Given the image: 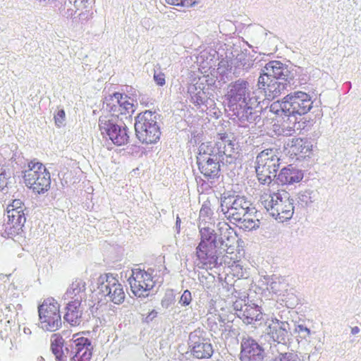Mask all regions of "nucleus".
<instances>
[{
  "instance_id": "nucleus-1",
  "label": "nucleus",
  "mask_w": 361,
  "mask_h": 361,
  "mask_svg": "<svg viewBox=\"0 0 361 361\" xmlns=\"http://www.w3.org/2000/svg\"><path fill=\"white\" fill-rule=\"evenodd\" d=\"M250 95L249 83L240 79L230 83L225 94L228 108L241 121H248L252 114L247 102Z\"/></svg>"
},
{
  "instance_id": "nucleus-2",
  "label": "nucleus",
  "mask_w": 361,
  "mask_h": 361,
  "mask_svg": "<svg viewBox=\"0 0 361 361\" xmlns=\"http://www.w3.org/2000/svg\"><path fill=\"white\" fill-rule=\"evenodd\" d=\"M260 201L265 209L276 220L284 221L290 219L294 212V207L288 192H271L270 189L263 191Z\"/></svg>"
},
{
  "instance_id": "nucleus-3",
  "label": "nucleus",
  "mask_w": 361,
  "mask_h": 361,
  "mask_svg": "<svg viewBox=\"0 0 361 361\" xmlns=\"http://www.w3.org/2000/svg\"><path fill=\"white\" fill-rule=\"evenodd\" d=\"M311 97L305 92L296 91L285 96L281 101L272 104L271 111L276 114L279 109L288 116H302L307 114L312 107Z\"/></svg>"
},
{
  "instance_id": "nucleus-4",
  "label": "nucleus",
  "mask_w": 361,
  "mask_h": 361,
  "mask_svg": "<svg viewBox=\"0 0 361 361\" xmlns=\"http://www.w3.org/2000/svg\"><path fill=\"white\" fill-rule=\"evenodd\" d=\"M280 161V152L276 148L265 149L258 154L255 168L257 178L261 183H269L272 177H276Z\"/></svg>"
},
{
  "instance_id": "nucleus-5",
  "label": "nucleus",
  "mask_w": 361,
  "mask_h": 361,
  "mask_svg": "<svg viewBox=\"0 0 361 361\" xmlns=\"http://www.w3.org/2000/svg\"><path fill=\"white\" fill-rule=\"evenodd\" d=\"M25 185L34 192L44 194L50 189V173L42 163L31 161L23 176Z\"/></svg>"
},
{
  "instance_id": "nucleus-6",
  "label": "nucleus",
  "mask_w": 361,
  "mask_h": 361,
  "mask_svg": "<svg viewBox=\"0 0 361 361\" xmlns=\"http://www.w3.org/2000/svg\"><path fill=\"white\" fill-rule=\"evenodd\" d=\"M61 305L54 298L44 299L37 310L41 328L47 331H55L61 326Z\"/></svg>"
},
{
  "instance_id": "nucleus-7",
  "label": "nucleus",
  "mask_w": 361,
  "mask_h": 361,
  "mask_svg": "<svg viewBox=\"0 0 361 361\" xmlns=\"http://www.w3.org/2000/svg\"><path fill=\"white\" fill-rule=\"evenodd\" d=\"M135 130L138 140L145 144L157 142L161 135L156 116L150 111H145L137 116Z\"/></svg>"
},
{
  "instance_id": "nucleus-8",
  "label": "nucleus",
  "mask_w": 361,
  "mask_h": 361,
  "mask_svg": "<svg viewBox=\"0 0 361 361\" xmlns=\"http://www.w3.org/2000/svg\"><path fill=\"white\" fill-rule=\"evenodd\" d=\"M221 211L226 217L230 220L239 222L243 219L244 222L249 224H245L247 228H254L255 222L250 219H244L250 207V203L244 197H236L234 200L231 197H226L221 202Z\"/></svg>"
},
{
  "instance_id": "nucleus-9",
  "label": "nucleus",
  "mask_w": 361,
  "mask_h": 361,
  "mask_svg": "<svg viewBox=\"0 0 361 361\" xmlns=\"http://www.w3.org/2000/svg\"><path fill=\"white\" fill-rule=\"evenodd\" d=\"M212 152V143H202L200 147V153L197 157L198 168L206 178L218 177L220 172L219 159Z\"/></svg>"
},
{
  "instance_id": "nucleus-10",
  "label": "nucleus",
  "mask_w": 361,
  "mask_h": 361,
  "mask_svg": "<svg viewBox=\"0 0 361 361\" xmlns=\"http://www.w3.org/2000/svg\"><path fill=\"white\" fill-rule=\"evenodd\" d=\"M129 283L133 293L138 298L149 296L155 286V281L152 274L141 269L132 270Z\"/></svg>"
},
{
  "instance_id": "nucleus-11",
  "label": "nucleus",
  "mask_w": 361,
  "mask_h": 361,
  "mask_svg": "<svg viewBox=\"0 0 361 361\" xmlns=\"http://www.w3.org/2000/svg\"><path fill=\"white\" fill-rule=\"evenodd\" d=\"M98 288L102 294L108 296L109 300L115 304H121L126 298L123 286L112 274L101 275L98 279Z\"/></svg>"
},
{
  "instance_id": "nucleus-12",
  "label": "nucleus",
  "mask_w": 361,
  "mask_h": 361,
  "mask_svg": "<svg viewBox=\"0 0 361 361\" xmlns=\"http://www.w3.org/2000/svg\"><path fill=\"white\" fill-rule=\"evenodd\" d=\"M99 128L102 135H106L117 146L126 145L129 141V135L126 127H121L111 120L100 118Z\"/></svg>"
},
{
  "instance_id": "nucleus-13",
  "label": "nucleus",
  "mask_w": 361,
  "mask_h": 361,
  "mask_svg": "<svg viewBox=\"0 0 361 361\" xmlns=\"http://www.w3.org/2000/svg\"><path fill=\"white\" fill-rule=\"evenodd\" d=\"M107 110L116 117L126 115L133 111V104L130 97L116 92L106 98Z\"/></svg>"
},
{
  "instance_id": "nucleus-14",
  "label": "nucleus",
  "mask_w": 361,
  "mask_h": 361,
  "mask_svg": "<svg viewBox=\"0 0 361 361\" xmlns=\"http://www.w3.org/2000/svg\"><path fill=\"white\" fill-rule=\"evenodd\" d=\"M284 151L291 159L301 160L310 157L312 145L307 139L293 137L286 142Z\"/></svg>"
},
{
  "instance_id": "nucleus-15",
  "label": "nucleus",
  "mask_w": 361,
  "mask_h": 361,
  "mask_svg": "<svg viewBox=\"0 0 361 361\" xmlns=\"http://www.w3.org/2000/svg\"><path fill=\"white\" fill-rule=\"evenodd\" d=\"M216 245L204 244L200 242L196 247L197 266L202 269H211L218 264V256L216 254Z\"/></svg>"
},
{
  "instance_id": "nucleus-16",
  "label": "nucleus",
  "mask_w": 361,
  "mask_h": 361,
  "mask_svg": "<svg viewBox=\"0 0 361 361\" xmlns=\"http://www.w3.org/2000/svg\"><path fill=\"white\" fill-rule=\"evenodd\" d=\"M8 221L4 224V232L8 237L16 236L22 231L25 222L24 211H16L12 209L7 211Z\"/></svg>"
},
{
  "instance_id": "nucleus-17",
  "label": "nucleus",
  "mask_w": 361,
  "mask_h": 361,
  "mask_svg": "<svg viewBox=\"0 0 361 361\" xmlns=\"http://www.w3.org/2000/svg\"><path fill=\"white\" fill-rule=\"evenodd\" d=\"M258 87L264 93L267 99L271 100L281 94L286 88V84L268 76L260 75L258 79Z\"/></svg>"
},
{
  "instance_id": "nucleus-18",
  "label": "nucleus",
  "mask_w": 361,
  "mask_h": 361,
  "mask_svg": "<svg viewBox=\"0 0 361 361\" xmlns=\"http://www.w3.org/2000/svg\"><path fill=\"white\" fill-rule=\"evenodd\" d=\"M263 350L252 338L243 339L241 343L240 359L241 361H262Z\"/></svg>"
},
{
  "instance_id": "nucleus-19",
  "label": "nucleus",
  "mask_w": 361,
  "mask_h": 361,
  "mask_svg": "<svg viewBox=\"0 0 361 361\" xmlns=\"http://www.w3.org/2000/svg\"><path fill=\"white\" fill-rule=\"evenodd\" d=\"M289 330V324L287 322L273 318L269 324L267 334L278 343H285L288 339Z\"/></svg>"
},
{
  "instance_id": "nucleus-20",
  "label": "nucleus",
  "mask_w": 361,
  "mask_h": 361,
  "mask_svg": "<svg viewBox=\"0 0 361 361\" xmlns=\"http://www.w3.org/2000/svg\"><path fill=\"white\" fill-rule=\"evenodd\" d=\"M84 307L79 300H69L65 307L64 320L72 326H78L82 322Z\"/></svg>"
},
{
  "instance_id": "nucleus-21",
  "label": "nucleus",
  "mask_w": 361,
  "mask_h": 361,
  "mask_svg": "<svg viewBox=\"0 0 361 361\" xmlns=\"http://www.w3.org/2000/svg\"><path fill=\"white\" fill-rule=\"evenodd\" d=\"M209 152L216 154L217 157L223 155L231 157L235 152V144L226 133H219L214 145H212V152Z\"/></svg>"
},
{
  "instance_id": "nucleus-22",
  "label": "nucleus",
  "mask_w": 361,
  "mask_h": 361,
  "mask_svg": "<svg viewBox=\"0 0 361 361\" xmlns=\"http://www.w3.org/2000/svg\"><path fill=\"white\" fill-rule=\"evenodd\" d=\"M191 353L195 358L205 359L213 354V348L209 340L196 336L192 337Z\"/></svg>"
},
{
  "instance_id": "nucleus-23",
  "label": "nucleus",
  "mask_w": 361,
  "mask_h": 361,
  "mask_svg": "<svg viewBox=\"0 0 361 361\" xmlns=\"http://www.w3.org/2000/svg\"><path fill=\"white\" fill-rule=\"evenodd\" d=\"M277 182L282 185H291L299 183L303 178V173L290 164L283 167L276 176Z\"/></svg>"
},
{
  "instance_id": "nucleus-24",
  "label": "nucleus",
  "mask_w": 361,
  "mask_h": 361,
  "mask_svg": "<svg viewBox=\"0 0 361 361\" xmlns=\"http://www.w3.org/2000/svg\"><path fill=\"white\" fill-rule=\"evenodd\" d=\"M238 311V317L247 324L262 318L261 307L255 304H244Z\"/></svg>"
},
{
  "instance_id": "nucleus-25",
  "label": "nucleus",
  "mask_w": 361,
  "mask_h": 361,
  "mask_svg": "<svg viewBox=\"0 0 361 361\" xmlns=\"http://www.w3.org/2000/svg\"><path fill=\"white\" fill-rule=\"evenodd\" d=\"M219 231L221 244L222 247L238 244L239 238L236 232L228 224H224L220 227Z\"/></svg>"
},
{
  "instance_id": "nucleus-26",
  "label": "nucleus",
  "mask_w": 361,
  "mask_h": 361,
  "mask_svg": "<svg viewBox=\"0 0 361 361\" xmlns=\"http://www.w3.org/2000/svg\"><path fill=\"white\" fill-rule=\"evenodd\" d=\"M286 68L283 64L278 61H272L266 64L264 73L260 75H266L275 80L285 76Z\"/></svg>"
},
{
  "instance_id": "nucleus-27",
  "label": "nucleus",
  "mask_w": 361,
  "mask_h": 361,
  "mask_svg": "<svg viewBox=\"0 0 361 361\" xmlns=\"http://www.w3.org/2000/svg\"><path fill=\"white\" fill-rule=\"evenodd\" d=\"M85 291V283L80 279H75L68 288L65 293L66 299L79 300L82 301L83 295Z\"/></svg>"
},
{
  "instance_id": "nucleus-28",
  "label": "nucleus",
  "mask_w": 361,
  "mask_h": 361,
  "mask_svg": "<svg viewBox=\"0 0 361 361\" xmlns=\"http://www.w3.org/2000/svg\"><path fill=\"white\" fill-rule=\"evenodd\" d=\"M71 341L74 344L73 348L75 352L84 350L86 348H92L91 341L89 338L84 337L81 334H75Z\"/></svg>"
},
{
  "instance_id": "nucleus-29",
  "label": "nucleus",
  "mask_w": 361,
  "mask_h": 361,
  "mask_svg": "<svg viewBox=\"0 0 361 361\" xmlns=\"http://www.w3.org/2000/svg\"><path fill=\"white\" fill-rule=\"evenodd\" d=\"M222 262L227 265L228 267H240V269H242V267L239 264V262L241 260L240 252H233L226 254L224 253L221 258Z\"/></svg>"
},
{
  "instance_id": "nucleus-30",
  "label": "nucleus",
  "mask_w": 361,
  "mask_h": 361,
  "mask_svg": "<svg viewBox=\"0 0 361 361\" xmlns=\"http://www.w3.org/2000/svg\"><path fill=\"white\" fill-rule=\"evenodd\" d=\"M200 242L204 243V244H214L216 243V233L214 231L209 227L202 228L200 230Z\"/></svg>"
},
{
  "instance_id": "nucleus-31",
  "label": "nucleus",
  "mask_w": 361,
  "mask_h": 361,
  "mask_svg": "<svg viewBox=\"0 0 361 361\" xmlns=\"http://www.w3.org/2000/svg\"><path fill=\"white\" fill-rule=\"evenodd\" d=\"M51 349L56 361H66V356L63 350V343L60 340L54 341L51 344Z\"/></svg>"
},
{
  "instance_id": "nucleus-32",
  "label": "nucleus",
  "mask_w": 361,
  "mask_h": 361,
  "mask_svg": "<svg viewBox=\"0 0 361 361\" xmlns=\"http://www.w3.org/2000/svg\"><path fill=\"white\" fill-rule=\"evenodd\" d=\"M92 350L93 347L75 352V355L71 358V361H90L92 356Z\"/></svg>"
},
{
  "instance_id": "nucleus-33",
  "label": "nucleus",
  "mask_w": 361,
  "mask_h": 361,
  "mask_svg": "<svg viewBox=\"0 0 361 361\" xmlns=\"http://www.w3.org/2000/svg\"><path fill=\"white\" fill-rule=\"evenodd\" d=\"M165 1L169 5L186 8L192 7L198 1V0H165Z\"/></svg>"
},
{
  "instance_id": "nucleus-34",
  "label": "nucleus",
  "mask_w": 361,
  "mask_h": 361,
  "mask_svg": "<svg viewBox=\"0 0 361 361\" xmlns=\"http://www.w3.org/2000/svg\"><path fill=\"white\" fill-rule=\"evenodd\" d=\"M274 361H300V359L297 354L285 353L277 356Z\"/></svg>"
},
{
  "instance_id": "nucleus-35",
  "label": "nucleus",
  "mask_w": 361,
  "mask_h": 361,
  "mask_svg": "<svg viewBox=\"0 0 361 361\" xmlns=\"http://www.w3.org/2000/svg\"><path fill=\"white\" fill-rule=\"evenodd\" d=\"M191 301H192L191 293L188 290H185L183 293L179 302L181 305L186 306V305H188L191 302Z\"/></svg>"
},
{
  "instance_id": "nucleus-36",
  "label": "nucleus",
  "mask_w": 361,
  "mask_h": 361,
  "mask_svg": "<svg viewBox=\"0 0 361 361\" xmlns=\"http://www.w3.org/2000/svg\"><path fill=\"white\" fill-rule=\"evenodd\" d=\"M8 175L6 170L0 166V190H2L7 185Z\"/></svg>"
},
{
  "instance_id": "nucleus-37",
  "label": "nucleus",
  "mask_w": 361,
  "mask_h": 361,
  "mask_svg": "<svg viewBox=\"0 0 361 361\" xmlns=\"http://www.w3.org/2000/svg\"><path fill=\"white\" fill-rule=\"evenodd\" d=\"M12 209H13V210H16V211H20V210L24 211L23 202L20 200H13L12 203L8 205L7 211H10Z\"/></svg>"
},
{
  "instance_id": "nucleus-38",
  "label": "nucleus",
  "mask_w": 361,
  "mask_h": 361,
  "mask_svg": "<svg viewBox=\"0 0 361 361\" xmlns=\"http://www.w3.org/2000/svg\"><path fill=\"white\" fill-rule=\"evenodd\" d=\"M66 114L64 110H59L54 116L55 123L57 126H61L65 121Z\"/></svg>"
},
{
  "instance_id": "nucleus-39",
  "label": "nucleus",
  "mask_w": 361,
  "mask_h": 361,
  "mask_svg": "<svg viewBox=\"0 0 361 361\" xmlns=\"http://www.w3.org/2000/svg\"><path fill=\"white\" fill-rule=\"evenodd\" d=\"M154 80L158 85L163 86L166 82L165 74L162 72L154 73Z\"/></svg>"
},
{
  "instance_id": "nucleus-40",
  "label": "nucleus",
  "mask_w": 361,
  "mask_h": 361,
  "mask_svg": "<svg viewBox=\"0 0 361 361\" xmlns=\"http://www.w3.org/2000/svg\"><path fill=\"white\" fill-rule=\"evenodd\" d=\"M157 316V312L152 310L147 315L142 313V319L143 322L149 323Z\"/></svg>"
},
{
  "instance_id": "nucleus-41",
  "label": "nucleus",
  "mask_w": 361,
  "mask_h": 361,
  "mask_svg": "<svg viewBox=\"0 0 361 361\" xmlns=\"http://www.w3.org/2000/svg\"><path fill=\"white\" fill-rule=\"evenodd\" d=\"M239 244L237 245H232L231 246H226L223 247V249L224 250V253L228 254V253H235V252H240V250L238 249Z\"/></svg>"
},
{
  "instance_id": "nucleus-42",
  "label": "nucleus",
  "mask_w": 361,
  "mask_h": 361,
  "mask_svg": "<svg viewBox=\"0 0 361 361\" xmlns=\"http://www.w3.org/2000/svg\"><path fill=\"white\" fill-rule=\"evenodd\" d=\"M211 212V209L209 208V207H208L207 205L206 204H202L201 209H200V215H207L209 213H210Z\"/></svg>"
},
{
  "instance_id": "nucleus-43",
  "label": "nucleus",
  "mask_w": 361,
  "mask_h": 361,
  "mask_svg": "<svg viewBox=\"0 0 361 361\" xmlns=\"http://www.w3.org/2000/svg\"><path fill=\"white\" fill-rule=\"evenodd\" d=\"M360 329L357 326H355L354 328L352 329V333L353 334H357L359 332Z\"/></svg>"
},
{
  "instance_id": "nucleus-44",
  "label": "nucleus",
  "mask_w": 361,
  "mask_h": 361,
  "mask_svg": "<svg viewBox=\"0 0 361 361\" xmlns=\"http://www.w3.org/2000/svg\"><path fill=\"white\" fill-rule=\"evenodd\" d=\"M299 328H300V329H303V327H302V326H299Z\"/></svg>"
}]
</instances>
